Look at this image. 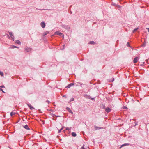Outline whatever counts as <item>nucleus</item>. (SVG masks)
Here are the masks:
<instances>
[{
    "label": "nucleus",
    "instance_id": "nucleus-2",
    "mask_svg": "<svg viewBox=\"0 0 149 149\" xmlns=\"http://www.w3.org/2000/svg\"><path fill=\"white\" fill-rule=\"evenodd\" d=\"M105 111L107 113H109L111 111L110 109L108 107H107L105 109Z\"/></svg>",
    "mask_w": 149,
    "mask_h": 149
},
{
    "label": "nucleus",
    "instance_id": "nucleus-33",
    "mask_svg": "<svg viewBox=\"0 0 149 149\" xmlns=\"http://www.w3.org/2000/svg\"><path fill=\"white\" fill-rule=\"evenodd\" d=\"M0 91H2L3 93H5V92L3 91V89L1 88H0Z\"/></svg>",
    "mask_w": 149,
    "mask_h": 149
},
{
    "label": "nucleus",
    "instance_id": "nucleus-35",
    "mask_svg": "<svg viewBox=\"0 0 149 149\" xmlns=\"http://www.w3.org/2000/svg\"><path fill=\"white\" fill-rule=\"evenodd\" d=\"M53 115L52 117L53 118H54L56 116V115L54 114H52Z\"/></svg>",
    "mask_w": 149,
    "mask_h": 149
},
{
    "label": "nucleus",
    "instance_id": "nucleus-40",
    "mask_svg": "<svg viewBox=\"0 0 149 149\" xmlns=\"http://www.w3.org/2000/svg\"><path fill=\"white\" fill-rule=\"evenodd\" d=\"M90 99H91V100H95V98H91L90 97Z\"/></svg>",
    "mask_w": 149,
    "mask_h": 149
},
{
    "label": "nucleus",
    "instance_id": "nucleus-10",
    "mask_svg": "<svg viewBox=\"0 0 149 149\" xmlns=\"http://www.w3.org/2000/svg\"><path fill=\"white\" fill-rule=\"evenodd\" d=\"M102 128V127H97V126L96 125H95L94 126V128H95V130H98V129H101Z\"/></svg>",
    "mask_w": 149,
    "mask_h": 149
},
{
    "label": "nucleus",
    "instance_id": "nucleus-30",
    "mask_svg": "<svg viewBox=\"0 0 149 149\" xmlns=\"http://www.w3.org/2000/svg\"><path fill=\"white\" fill-rule=\"evenodd\" d=\"M81 149H86V148H84V144L83 145V146L81 147Z\"/></svg>",
    "mask_w": 149,
    "mask_h": 149
},
{
    "label": "nucleus",
    "instance_id": "nucleus-7",
    "mask_svg": "<svg viewBox=\"0 0 149 149\" xmlns=\"http://www.w3.org/2000/svg\"><path fill=\"white\" fill-rule=\"evenodd\" d=\"M84 96L87 99H90V96L87 95V94H85L84 95Z\"/></svg>",
    "mask_w": 149,
    "mask_h": 149
},
{
    "label": "nucleus",
    "instance_id": "nucleus-50",
    "mask_svg": "<svg viewBox=\"0 0 149 149\" xmlns=\"http://www.w3.org/2000/svg\"><path fill=\"white\" fill-rule=\"evenodd\" d=\"M65 45H63V47H65ZM64 48V47H63V49Z\"/></svg>",
    "mask_w": 149,
    "mask_h": 149
},
{
    "label": "nucleus",
    "instance_id": "nucleus-3",
    "mask_svg": "<svg viewBox=\"0 0 149 149\" xmlns=\"http://www.w3.org/2000/svg\"><path fill=\"white\" fill-rule=\"evenodd\" d=\"M66 109L68 111V112H69L70 113L72 114H73V112L68 107H67L66 108Z\"/></svg>",
    "mask_w": 149,
    "mask_h": 149
},
{
    "label": "nucleus",
    "instance_id": "nucleus-43",
    "mask_svg": "<svg viewBox=\"0 0 149 149\" xmlns=\"http://www.w3.org/2000/svg\"><path fill=\"white\" fill-rule=\"evenodd\" d=\"M7 38H10V37L8 35H7Z\"/></svg>",
    "mask_w": 149,
    "mask_h": 149
},
{
    "label": "nucleus",
    "instance_id": "nucleus-48",
    "mask_svg": "<svg viewBox=\"0 0 149 149\" xmlns=\"http://www.w3.org/2000/svg\"><path fill=\"white\" fill-rule=\"evenodd\" d=\"M79 84H78V83H77V84H76V86H77L79 85Z\"/></svg>",
    "mask_w": 149,
    "mask_h": 149
},
{
    "label": "nucleus",
    "instance_id": "nucleus-29",
    "mask_svg": "<svg viewBox=\"0 0 149 149\" xmlns=\"http://www.w3.org/2000/svg\"><path fill=\"white\" fill-rule=\"evenodd\" d=\"M78 84H80V86L81 87H82V85H84V84H81V83H77Z\"/></svg>",
    "mask_w": 149,
    "mask_h": 149
},
{
    "label": "nucleus",
    "instance_id": "nucleus-49",
    "mask_svg": "<svg viewBox=\"0 0 149 149\" xmlns=\"http://www.w3.org/2000/svg\"><path fill=\"white\" fill-rule=\"evenodd\" d=\"M147 29H148V31H149V28H147Z\"/></svg>",
    "mask_w": 149,
    "mask_h": 149
},
{
    "label": "nucleus",
    "instance_id": "nucleus-13",
    "mask_svg": "<svg viewBox=\"0 0 149 149\" xmlns=\"http://www.w3.org/2000/svg\"><path fill=\"white\" fill-rule=\"evenodd\" d=\"M62 26L63 28H65V29H68L69 28V27H68V26H67V25H63Z\"/></svg>",
    "mask_w": 149,
    "mask_h": 149
},
{
    "label": "nucleus",
    "instance_id": "nucleus-12",
    "mask_svg": "<svg viewBox=\"0 0 149 149\" xmlns=\"http://www.w3.org/2000/svg\"><path fill=\"white\" fill-rule=\"evenodd\" d=\"M23 127H24L26 129L30 130V128H29L28 125H25V126H24Z\"/></svg>",
    "mask_w": 149,
    "mask_h": 149
},
{
    "label": "nucleus",
    "instance_id": "nucleus-32",
    "mask_svg": "<svg viewBox=\"0 0 149 149\" xmlns=\"http://www.w3.org/2000/svg\"><path fill=\"white\" fill-rule=\"evenodd\" d=\"M146 45V43H144L142 45V46L143 47H145Z\"/></svg>",
    "mask_w": 149,
    "mask_h": 149
},
{
    "label": "nucleus",
    "instance_id": "nucleus-26",
    "mask_svg": "<svg viewBox=\"0 0 149 149\" xmlns=\"http://www.w3.org/2000/svg\"><path fill=\"white\" fill-rule=\"evenodd\" d=\"M146 62L147 63H149V58L148 59L146 60Z\"/></svg>",
    "mask_w": 149,
    "mask_h": 149
},
{
    "label": "nucleus",
    "instance_id": "nucleus-18",
    "mask_svg": "<svg viewBox=\"0 0 149 149\" xmlns=\"http://www.w3.org/2000/svg\"><path fill=\"white\" fill-rule=\"evenodd\" d=\"M117 4H116V3H112V4H111V5H112V6H114L116 7H117Z\"/></svg>",
    "mask_w": 149,
    "mask_h": 149
},
{
    "label": "nucleus",
    "instance_id": "nucleus-21",
    "mask_svg": "<svg viewBox=\"0 0 149 149\" xmlns=\"http://www.w3.org/2000/svg\"><path fill=\"white\" fill-rule=\"evenodd\" d=\"M19 47H17L16 46H15L14 45H13L11 47H10V48H18Z\"/></svg>",
    "mask_w": 149,
    "mask_h": 149
},
{
    "label": "nucleus",
    "instance_id": "nucleus-45",
    "mask_svg": "<svg viewBox=\"0 0 149 149\" xmlns=\"http://www.w3.org/2000/svg\"><path fill=\"white\" fill-rule=\"evenodd\" d=\"M49 110V111H52V109H50V110Z\"/></svg>",
    "mask_w": 149,
    "mask_h": 149
},
{
    "label": "nucleus",
    "instance_id": "nucleus-16",
    "mask_svg": "<svg viewBox=\"0 0 149 149\" xmlns=\"http://www.w3.org/2000/svg\"><path fill=\"white\" fill-rule=\"evenodd\" d=\"M129 145H130V144L128 143H125V144H123L122 145H121V147H123V146H128Z\"/></svg>",
    "mask_w": 149,
    "mask_h": 149
},
{
    "label": "nucleus",
    "instance_id": "nucleus-34",
    "mask_svg": "<svg viewBox=\"0 0 149 149\" xmlns=\"http://www.w3.org/2000/svg\"><path fill=\"white\" fill-rule=\"evenodd\" d=\"M46 102H47L48 104H49L50 103V102L48 101V100H46Z\"/></svg>",
    "mask_w": 149,
    "mask_h": 149
},
{
    "label": "nucleus",
    "instance_id": "nucleus-5",
    "mask_svg": "<svg viewBox=\"0 0 149 149\" xmlns=\"http://www.w3.org/2000/svg\"><path fill=\"white\" fill-rule=\"evenodd\" d=\"M74 85V83H71L69 84L68 86L66 87L65 88H70L71 86H73Z\"/></svg>",
    "mask_w": 149,
    "mask_h": 149
},
{
    "label": "nucleus",
    "instance_id": "nucleus-39",
    "mask_svg": "<svg viewBox=\"0 0 149 149\" xmlns=\"http://www.w3.org/2000/svg\"><path fill=\"white\" fill-rule=\"evenodd\" d=\"M0 87L2 88H5V86L3 85L1 86H0Z\"/></svg>",
    "mask_w": 149,
    "mask_h": 149
},
{
    "label": "nucleus",
    "instance_id": "nucleus-25",
    "mask_svg": "<svg viewBox=\"0 0 149 149\" xmlns=\"http://www.w3.org/2000/svg\"><path fill=\"white\" fill-rule=\"evenodd\" d=\"M63 129V127H62V128H61L60 130H58V133H60L61 132V130H62Z\"/></svg>",
    "mask_w": 149,
    "mask_h": 149
},
{
    "label": "nucleus",
    "instance_id": "nucleus-11",
    "mask_svg": "<svg viewBox=\"0 0 149 149\" xmlns=\"http://www.w3.org/2000/svg\"><path fill=\"white\" fill-rule=\"evenodd\" d=\"M25 50H26L27 52H29L31 51V49L29 48H25Z\"/></svg>",
    "mask_w": 149,
    "mask_h": 149
},
{
    "label": "nucleus",
    "instance_id": "nucleus-52",
    "mask_svg": "<svg viewBox=\"0 0 149 149\" xmlns=\"http://www.w3.org/2000/svg\"><path fill=\"white\" fill-rule=\"evenodd\" d=\"M46 149H47V148H46Z\"/></svg>",
    "mask_w": 149,
    "mask_h": 149
},
{
    "label": "nucleus",
    "instance_id": "nucleus-38",
    "mask_svg": "<svg viewBox=\"0 0 149 149\" xmlns=\"http://www.w3.org/2000/svg\"><path fill=\"white\" fill-rule=\"evenodd\" d=\"M63 97H65V98H67V97H66V95H64L63 96Z\"/></svg>",
    "mask_w": 149,
    "mask_h": 149
},
{
    "label": "nucleus",
    "instance_id": "nucleus-6",
    "mask_svg": "<svg viewBox=\"0 0 149 149\" xmlns=\"http://www.w3.org/2000/svg\"><path fill=\"white\" fill-rule=\"evenodd\" d=\"M139 58L137 57H136L133 60V62L134 63H136L138 61Z\"/></svg>",
    "mask_w": 149,
    "mask_h": 149
},
{
    "label": "nucleus",
    "instance_id": "nucleus-14",
    "mask_svg": "<svg viewBox=\"0 0 149 149\" xmlns=\"http://www.w3.org/2000/svg\"><path fill=\"white\" fill-rule=\"evenodd\" d=\"M72 135L73 137H75L76 136V134L74 132H72L71 134Z\"/></svg>",
    "mask_w": 149,
    "mask_h": 149
},
{
    "label": "nucleus",
    "instance_id": "nucleus-46",
    "mask_svg": "<svg viewBox=\"0 0 149 149\" xmlns=\"http://www.w3.org/2000/svg\"><path fill=\"white\" fill-rule=\"evenodd\" d=\"M56 117H60V116H56Z\"/></svg>",
    "mask_w": 149,
    "mask_h": 149
},
{
    "label": "nucleus",
    "instance_id": "nucleus-31",
    "mask_svg": "<svg viewBox=\"0 0 149 149\" xmlns=\"http://www.w3.org/2000/svg\"><path fill=\"white\" fill-rule=\"evenodd\" d=\"M9 32V35H10V36H11L12 35H13V34H12V33L11 32Z\"/></svg>",
    "mask_w": 149,
    "mask_h": 149
},
{
    "label": "nucleus",
    "instance_id": "nucleus-4",
    "mask_svg": "<svg viewBox=\"0 0 149 149\" xmlns=\"http://www.w3.org/2000/svg\"><path fill=\"white\" fill-rule=\"evenodd\" d=\"M40 25H41V27L43 28H45V23L43 22H41V23H40Z\"/></svg>",
    "mask_w": 149,
    "mask_h": 149
},
{
    "label": "nucleus",
    "instance_id": "nucleus-51",
    "mask_svg": "<svg viewBox=\"0 0 149 149\" xmlns=\"http://www.w3.org/2000/svg\"><path fill=\"white\" fill-rule=\"evenodd\" d=\"M44 124V122H43V124Z\"/></svg>",
    "mask_w": 149,
    "mask_h": 149
},
{
    "label": "nucleus",
    "instance_id": "nucleus-9",
    "mask_svg": "<svg viewBox=\"0 0 149 149\" xmlns=\"http://www.w3.org/2000/svg\"><path fill=\"white\" fill-rule=\"evenodd\" d=\"M15 43H17L19 45H20L21 44V42L19 40H17L15 41Z\"/></svg>",
    "mask_w": 149,
    "mask_h": 149
},
{
    "label": "nucleus",
    "instance_id": "nucleus-24",
    "mask_svg": "<svg viewBox=\"0 0 149 149\" xmlns=\"http://www.w3.org/2000/svg\"><path fill=\"white\" fill-rule=\"evenodd\" d=\"M127 47H131L130 46V44H129V42H127Z\"/></svg>",
    "mask_w": 149,
    "mask_h": 149
},
{
    "label": "nucleus",
    "instance_id": "nucleus-42",
    "mask_svg": "<svg viewBox=\"0 0 149 149\" xmlns=\"http://www.w3.org/2000/svg\"><path fill=\"white\" fill-rule=\"evenodd\" d=\"M137 125H138L137 123L136 122L134 126Z\"/></svg>",
    "mask_w": 149,
    "mask_h": 149
},
{
    "label": "nucleus",
    "instance_id": "nucleus-47",
    "mask_svg": "<svg viewBox=\"0 0 149 149\" xmlns=\"http://www.w3.org/2000/svg\"><path fill=\"white\" fill-rule=\"evenodd\" d=\"M13 41L14 40V38H12Z\"/></svg>",
    "mask_w": 149,
    "mask_h": 149
},
{
    "label": "nucleus",
    "instance_id": "nucleus-22",
    "mask_svg": "<svg viewBox=\"0 0 149 149\" xmlns=\"http://www.w3.org/2000/svg\"><path fill=\"white\" fill-rule=\"evenodd\" d=\"M138 29V28H135L133 30L132 32L133 33H134L135 31H136L137 29Z\"/></svg>",
    "mask_w": 149,
    "mask_h": 149
},
{
    "label": "nucleus",
    "instance_id": "nucleus-15",
    "mask_svg": "<svg viewBox=\"0 0 149 149\" xmlns=\"http://www.w3.org/2000/svg\"><path fill=\"white\" fill-rule=\"evenodd\" d=\"M89 43L90 44H93V45H95V43L94 42V41H90L89 42Z\"/></svg>",
    "mask_w": 149,
    "mask_h": 149
},
{
    "label": "nucleus",
    "instance_id": "nucleus-37",
    "mask_svg": "<svg viewBox=\"0 0 149 149\" xmlns=\"http://www.w3.org/2000/svg\"><path fill=\"white\" fill-rule=\"evenodd\" d=\"M10 37H11V38H14V36L13 35H12L10 36Z\"/></svg>",
    "mask_w": 149,
    "mask_h": 149
},
{
    "label": "nucleus",
    "instance_id": "nucleus-41",
    "mask_svg": "<svg viewBox=\"0 0 149 149\" xmlns=\"http://www.w3.org/2000/svg\"><path fill=\"white\" fill-rule=\"evenodd\" d=\"M38 111H39V112L41 113H42V112L41 111V110L40 109H38Z\"/></svg>",
    "mask_w": 149,
    "mask_h": 149
},
{
    "label": "nucleus",
    "instance_id": "nucleus-17",
    "mask_svg": "<svg viewBox=\"0 0 149 149\" xmlns=\"http://www.w3.org/2000/svg\"><path fill=\"white\" fill-rule=\"evenodd\" d=\"M101 107L102 109H104L105 110L106 108V107L104 104H102Z\"/></svg>",
    "mask_w": 149,
    "mask_h": 149
},
{
    "label": "nucleus",
    "instance_id": "nucleus-8",
    "mask_svg": "<svg viewBox=\"0 0 149 149\" xmlns=\"http://www.w3.org/2000/svg\"><path fill=\"white\" fill-rule=\"evenodd\" d=\"M27 105L28 106V107L30 108L31 110H32L34 108V107L33 106H32L30 104H27Z\"/></svg>",
    "mask_w": 149,
    "mask_h": 149
},
{
    "label": "nucleus",
    "instance_id": "nucleus-19",
    "mask_svg": "<svg viewBox=\"0 0 149 149\" xmlns=\"http://www.w3.org/2000/svg\"><path fill=\"white\" fill-rule=\"evenodd\" d=\"M15 112H13V111H12L10 113V115L11 116L14 115H15Z\"/></svg>",
    "mask_w": 149,
    "mask_h": 149
},
{
    "label": "nucleus",
    "instance_id": "nucleus-20",
    "mask_svg": "<svg viewBox=\"0 0 149 149\" xmlns=\"http://www.w3.org/2000/svg\"><path fill=\"white\" fill-rule=\"evenodd\" d=\"M0 74L1 76L3 77L4 75L3 73L0 71Z\"/></svg>",
    "mask_w": 149,
    "mask_h": 149
},
{
    "label": "nucleus",
    "instance_id": "nucleus-23",
    "mask_svg": "<svg viewBox=\"0 0 149 149\" xmlns=\"http://www.w3.org/2000/svg\"><path fill=\"white\" fill-rule=\"evenodd\" d=\"M49 32H48V31H46V32H45L44 34V36H45V35H47V34H49Z\"/></svg>",
    "mask_w": 149,
    "mask_h": 149
},
{
    "label": "nucleus",
    "instance_id": "nucleus-36",
    "mask_svg": "<svg viewBox=\"0 0 149 149\" xmlns=\"http://www.w3.org/2000/svg\"><path fill=\"white\" fill-rule=\"evenodd\" d=\"M117 7L118 8H121V6L117 5Z\"/></svg>",
    "mask_w": 149,
    "mask_h": 149
},
{
    "label": "nucleus",
    "instance_id": "nucleus-1",
    "mask_svg": "<svg viewBox=\"0 0 149 149\" xmlns=\"http://www.w3.org/2000/svg\"><path fill=\"white\" fill-rule=\"evenodd\" d=\"M55 34L56 35H58L59 36H60L61 37L63 36H64L63 34V33H61L60 32L58 31L56 32H55Z\"/></svg>",
    "mask_w": 149,
    "mask_h": 149
},
{
    "label": "nucleus",
    "instance_id": "nucleus-27",
    "mask_svg": "<svg viewBox=\"0 0 149 149\" xmlns=\"http://www.w3.org/2000/svg\"><path fill=\"white\" fill-rule=\"evenodd\" d=\"M74 98H72L70 100V102H71V101H74Z\"/></svg>",
    "mask_w": 149,
    "mask_h": 149
},
{
    "label": "nucleus",
    "instance_id": "nucleus-28",
    "mask_svg": "<svg viewBox=\"0 0 149 149\" xmlns=\"http://www.w3.org/2000/svg\"><path fill=\"white\" fill-rule=\"evenodd\" d=\"M123 108L125 109H127V107L126 106H123Z\"/></svg>",
    "mask_w": 149,
    "mask_h": 149
},
{
    "label": "nucleus",
    "instance_id": "nucleus-44",
    "mask_svg": "<svg viewBox=\"0 0 149 149\" xmlns=\"http://www.w3.org/2000/svg\"><path fill=\"white\" fill-rule=\"evenodd\" d=\"M69 130V128L68 127H66V130Z\"/></svg>",
    "mask_w": 149,
    "mask_h": 149
}]
</instances>
